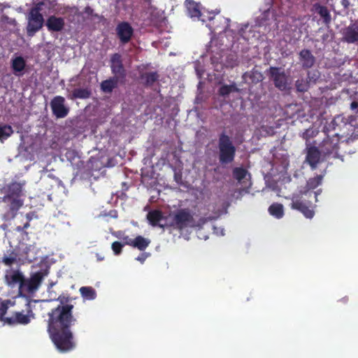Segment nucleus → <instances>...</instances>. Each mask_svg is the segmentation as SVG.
I'll use <instances>...</instances> for the list:
<instances>
[{
	"instance_id": "de8ad7c7",
	"label": "nucleus",
	"mask_w": 358,
	"mask_h": 358,
	"mask_svg": "<svg viewBox=\"0 0 358 358\" xmlns=\"http://www.w3.org/2000/svg\"><path fill=\"white\" fill-rule=\"evenodd\" d=\"M90 10V8H86V10Z\"/></svg>"
},
{
	"instance_id": "f704fd0d",
	"label": "nucleus",
	"mask_w": 358,
	"mask_h": 358,
	"mask_svg": "<svg viewBox=\"0 0 358 358\" xmlns=\"http://www.w3.org/2000/svg\"><path fill=\"white\" fill-rule=\"evenodd\" d=\"M232 173L233 177L238 182H241L245 178L248 171L243 167H236L233 169Z\"/></svg>"
},
{
	"instance_id": "9d476101",
	"label": "nucleus",
	"mask_w": 358,
	"mask_h": 358,
	"mask_svg": "<svg viewBox=\"0 0 358 358\" xmlns=\"http://www.w3.org/2000/svg\"><path fill=\"white\" fill-rule=\"evenodd\" d=\"M50 107L57 118H64L69 112V108L65 106V99L62 96H55L50 101Z\"/></svg>"
},
{
	"instance_id": "37998d69",
	"label": "nucleus",
	"mask_w": 358,
	"mask_h": 358,
	"mask_svg": "<svg viewBox=\"0 0 358 358\" xmlns=\"http://www.w3.org/2000/svg\"><path fill=\"white\" fill-rule=\"evenodd\" d=\"M124 245H128L132 247V242L134 241V238H130L129 236H125L123 238Z\"/></svg>"
},
{
	"instance_id": "39448f33",
	"label": "nucleus",
	"mask_w": 358,
	"mask_h": 358,
	"mask_svg": "<svg viewBox=\"0 0 358 358\" xmlns=\"http://www.w3.org/2000/svg\"><path fill=\"white\" fill-rule=\"evenodd\" d=\"M47 270H41L31 273L30 277L25 278L20 286V294L24 296L34 294L40 287L44 278L48 275Z\"/></svg>"
},
{
	"instance_id": "c85d7f7f",
	"label": "nucleus",
	"mask_w": 358,
	"mask_h": 358,
	"mask_svg": "<svg viewBox=\"0 0 358 358\" xmlns=\"http://www.w3.org/2000/svg\"><path fill=\"white\" fill-rule=\"evenodd\" d=\"M0 262L6 266L10 267L13 264L17 263V254L15 252V250H12L8 255H4L2 257Z\"/></svg>"
},
{
	"instance_id": "79ce46f5",
	"label": "nucleus",
	"mask_w": 358,
	"mask_h": 358,
	"mask_svg": "<svg viewBox=\"0 0 358 358\" xmlns=\"http://www.w3.org/2000/svg\"><path fill=\"white\" fill-rule=\"evenodd\" d=\"M27 217L28 219V221L24 224V226L22 227H18L17 231H22L24 229H27L29 227V221L31 220V217L29 216V214L27 215Z\"/></svg>"
},
{
	"instance_id": "49530a36",
	"label": "nucleus",
	"mask_w": 358,
	"mask_h": 358,
	"mask_svg": "<svg viewBox=\"0 0 358 358\" xmlns=\"http://www.w3.org/2000/svg\"><path fill=\"white\" fill-rule=\"evenodd\" d=\"M3 18L6 20H9V17L8 16H3Z\"/></svg>"
},
{
	"instance_id": "c03bdc74",
	"label": "nucleus",
	"mask_w": 358,
	"mask_h": 358,
	"mask_svg": "<svg viewBox=\"0 0 358 358\" xmlns=\"http://www.w3.org/2000/svg\"><path fill=\"white\" fill-rule=\"evenodd\" d=\"M341 5L345 10H348L350 6V0H341Z\"/></svg>"
},
{
	"instance_id": "a19ab883",
	"label": "nucleus",
	"mask_w": 358,
	"mask_h": 358,
	"mask_svg": "<svg viewBox=\"0 0 358 358\" xmlns=\"http://www.w3.org/2000/svg\"><path fill=\"white\" fill-rule=\"evenodd\" d=\"M150 255L149 252H143L139 256L136 258V260L140 262L141 264H143L145 259Z\"/></svg>"
},
{
	"instance_id": "2eb2a0df",
	"label": "nucleus",
	"mask_w": 358,
	"mask_h": 358,
	"mask_svg": "<svg viewBox=\"0 0 358 358\" xmlns=\"http://www.w3.org/2000/svg\"><path fill=\"white\" fill-rule=\"evenodd\" d=\"M343 41L348 43L358 42V24L353 23L345 27L343 32Z\"/></svg>"
},
{
	"instance_id": "bb28decb",
	"label": "nucleus",
	"mask_w": 358,
	"mask_h": 358,
	"mask_svg": "<svg viewBox=\"0 0 358 358\" xmlns=\"http://www.w3.org/2000/svg\"><path fill=\"white\" fill-rule=\"evenodd\" d=\"M150 243V239L138 235L135 238H134V241L132 242V247L137 248L141 251H144L149 246Z\"/></svg>"
},
{
	"instance_id": "c756f323",
	"label": "nucleus",
	"mask_w": 358,
	"mask_h": 358,
	"mask_svg": "<svg viewBox=\"0 0 358 358\" xmlns=\"http://www.w3.org/2000/svg\"><path fill=\"white\" fill-rule=\"evenodd\" d=\"M80 292L81 296L87 300H93L96 296V291L92 287H81Z\"/></svg>"
},
{
	"instance_id": "dca6fc26",
	"label": "nucleus",
	"mask_w": 358,
	"mask_h": 358,
	"mask_svg": "<svg viewBox=\"0 0 358 358\" xmlns=\"http://www.w3.org/2000/svg\"><path fill=\"white\" fill-rule=\"evenodd\" d=\"M311 11L318 14L322 19L323 24L329 27L331 22V16L327 6L321 5L320 3H315L312 6Z\"/></svg>"
},
{
	"instance_id": "6e6552de",
	"label": "nucleus",
	"mask_w": 358,
	"mask_h": 358,
	"mask_svg": "<svg viewBox=\"0 0 358 358\" xmlns=\"http://www.w3.org/2000/svg\"><path fill=\"white\" fill-rule=\"evenodd\" d=\"M26 306V313H24V311L13 312L10 317H6L4 323L11 326L27 325L30 323L31 320L35 318V314L33 313L30 303H27Z\"/></svg>"
},
{
	"instance_id": "20e7f679",
	"label": "nucleus",
	"mask_w": 358,
	"mask_h": 358,
	"mask_svg": "<svg viewBox=\"0 0 358 358\" xmlns=\"http://www.w3.org/2000/svg\"><path fill=\"white\" fill-rule=\"evenodd\" d=\"M219 162L221 164H231L234 161L236 148L231 138L224 131L219 135Z\"/></svg>"
},
{
	"instance_id": "412c9836",
	"label": "nucleus",
	"mask_w": 358,
	"mask_h": 358,
	"mask_svg": "<svg viewBox=\"0 0 358 358\" xmlns=\"http://www.w3.org/2000/svg\"><path fill=\"white\" fill-rule=\"evenodd\" d=\"M159 76L157 71L147 72L140 76L142 83L145 87H151L159 80Z\"/></svg>"
},
{
	"instance_id": "58836bf2",
	"label": "nucleus",
	"mask_w": 358,
	"mask_h": 358,
	"mask_svg": "<svg viewBox=\"0 0 358 358\" xmlns=\"http://www.w3.org/2000/svg\"><path fill=\"white\" fill-rule=\"evenodd\" d=\"M250 78L253 83L261 81L263 78L262 74L257 71H252L250 73Z\"/></svg>"
},
{
	"instance_id": "4c0bfd02",
	"label": "nucleus",
	"mask_w": 358,
	"mask_h": 358,
	"mask_svg": "<svg viewBox=\"0 0 358 358\" xmlns=\"http://www.w3.org/2000/svg\"><path fill=\"white\" fill-rule=\"evenodd\" d=\"M124 246V244L121 243L119 241H115L112 243V249L115 253V255H117L122 252V249Z\"/></svg>"
},
{
	"instance_id": "2f4dec72",
	"label": "nucleus",
	"mask_w": 358,
	"mask_h": 358,
	"mask_svg": "<svg viewBox=\"0 0 358 358\" xmlns=\"http://www.w3.org/2000/svg\"><path fill=\"white\" fill-rule=\"evenodd\" d=\"M239 89L236 84L223 85L219 89V94L222 96H226L231 92H238Z\"/></svg>"
},
{
	"instance_id": "1a4fd4ad",
	"label": "nucleus",
	"mask_w": 358,
	"mask_h": 358,
	"mask_svg": "<svg viewBox=\"0 0 358 358\" xmlns=\"http://www.w3.org/2000/svg\"><path fill=\"white\" fill-rule=\"evenodd\" d=\"M268 73L276 88L281 91L286 90L287 78L284 71H281L278 67L271 66Z\"/></svg>"
},
{
	"instance_id": "393cba45",
	"label": "nucleus",
	"mask_w": 358,
	"mask_h": 358,
	"mask_svg": "<svg viewBox=\"0 0 358 358\" xmlns=\"http://www.w3.org/2000/svg\"><path fill=\"white\" fill-rule=\"evenodd\" d=\"M117 78H110L101 82V89L103 92L110 93L117 87Z\"/></svg>"
},
{
	"instance_id": "4468645a",
	"label": "nucleus",
	"mask_w": 358,
	"mask_h": 358,
	"mask_svg": "<svg viewBox=\"0 0 358 358\" xmlns=\"http://www.w3.org/2000/svg\"><path fill=\"white\" fill-rule=\"evenodd\" d=\"M111 71L115 75V78H124L126 76L125 69L124 68L121 55L118 53H115L110 58Z\"/></svg>"
},
{
	"instance_id": "aec40b11",
	"label": "nucleus",
	"mask_w": 358,
	"mask_h": 358,
	"mask_svg": "<svg viewBox=\"0 0 358 358\" xmlns=\"http://www.w3.org/2000/svg\"><path fill=\"white\" fill-rule=\"evenodd\" d=\"M26 66V62L24 59L21 57H16L15 58L12 59L11 62V68L13 69L14 75L16 76H22L23 75V71Z\"/></svg>"
},
{
	"instance_id": "4be33fe9",
	"label": "nucleus",
	"mask_w": 358,
	"mask_h": 358,
	"mask_svg": "<svg viewBox=\"0 0 358 358\" xmlns=\"http://www.w3.org/2000/svg\"><path fill=\"white\" fill-rule=\"evenodd\" d=\"M185 6L187 11V15L191 17L199 18L201 13L199 9V5L193 0H186Z\"/></svg>"
},
{
	"instance_id": "a18cd8bd",
	"label": "nucleus",
	"mask_w": 358,
	"mask_h": 358,
	"mask_svg": "<svg viewBox=\"0 0 358 358\" xmlns=\"http://www.w3.org/2000/svg\"><path fill=\"white\" fill-rule=\"evenodd\" d=\"M358 108V102L356 101H354L350 104V108L352 110H355Z\"/></svg>"
},
{
	"instance_id": "c9c22d12",
	"label": "nucleus",
	"mask_w": 358,
	"mask_h": 358,
	"mask_svg": "<svg viewBox=\"0 0 358 358\" xmlns=\"http://www.w3.org/2000/svg\"><path fill=\"white\" fill-rule=\"evenodd\" d=\"M9 301H2L0 299V321L4 323L6 317L5 316L8 309Z\"/></svg>"
},
{
	"instance_id": "6ab92c4d",
	"label": "nucleus",
	"mask_w": 358,
	"mask_h": 358,
	"mask_svg": "<svg viewBox=\"0 0 358 358\" xmlns=\"http://www.w3.org/2000/svg\"><path fill=\"white\" fill-rule=\"evenodd\" d=\"M64 20L55 15L50 16L46 21V27L50 31H61L64 27Z\"/></svg>"
},
{
	"instance_id": "ea45409f",
	"label": "nucleus",
	"mask_w": 358,
	"mask_h": 358,
	"mask_svg": "<svg viewBox=\"0 0 358 358\" xmlns=\"http://www.w3.org/2000/svg\"><path fill=\"white\" fill-rule=\"evenodd\" d=\"M302 138L303 139L306 140V143L308 142L310 138H313L314 136V131L312 129H308L305 130V131L302 134Z\"/></svg>"
},
{
	"instance_id": "f8f14e48",
	"label": "nucleus",
	"mask_w": 358,
	"mask_h": 358,
	"mask_svg": "<svg viewBox=\"0 0 358 358\" xmlns=\"http://www.w3.org/2000/svg\"><path fill=\"white\" fill-rule=\"evenodd\" d=\"M117 37L122 44L129 43L134 34V29L127 22H120L116 27Z\"/></svg>"
},
{
	"instance_id": "72a5a7b5",
	"label": "nucleus",
	"mask_w": 358,
	"mask_h": 358,
	"mask_svg": "<svg viewBox=\"0 0 358 358\" xmlns=\"http://www.w3.org/2000/svg\"><path fill=\"white\" fill-rule=\"evenodd\" d=\"M310 84L307 80L303 78L298 79L295 82V87L297 92H307L310 87Z\"/></svg>"
},
{
	"instance_id": "9b49d317",
	"label": "nucleus",
	"mask_w": 358,
	"mask_h": 358,
	"mask_svg": "<svg viewBox=\"0 0 358 358\" xmlns=\"http://www.w3.org/2000/svg\"><path fill=\"white\" fill-rule=\"evenodd\" d=\"M24 275L19 269H8L6 271L4 280L6 283L10 287L18 285L19 292L23 282Z\"/></svg>"
},
{
	"instance_id": "473e14b6",
	"label": "nucleus",
	"mask_w": 358,
	"mask_h": 358,
	"mask_svg": "<svg viewBox=\"0 0 358 358\" xmlns=\"http://www.w3.org/2000/svg\"><path fill=\"white\" fill-rule=\"evenodd\" d=\"M320 76L321 73L317 69L308 70L306 80L310 85H315L320 80Z\"/></svg>"
},
{
	"instance_id": "b1692460",
	"label": "nucleus",
	"mask_w": 358,
	"mask_h": 358,
	"mask_svg": "<svg viewBox=\"0 0 358 358\" xmlns=\"http://www.w3.org/2000/svg\"><path fill=\"white\" fill-rule=\"evenodd\" d=\"M323 177L321 175H317L315 177L309 178L305 187L302 188L303 190H308L310 192H315L314 191L319 185L322 184Z\"/></svg>"
},
{
	"instance_id": "e433bc0d",
	"label": "nucleus",
	"mask_w": 358,
	"mask_h": 358,
	"mask_svg": "<svg viewBox=\"0 0 358 358\" xmlns=\"http://www.w3.org/2000/svg\"><path fill=\"white\" fill-rule=\"evenodd\" d=\"M13 130L10 125L0 126V139H6L11 136Z\"/></svg>"
},
{
	"instance_id": "ddd939ff",
	"label": "nucleus",
	"mask_w": 358,
	"mask_h": 358,
	"mask_svg": "<svg viewBox=\"0 0 358 358\" xmlns=\"http://www.w3.org/2000/svg\"><path fill=\"white\" fill-rule=\"evenodd\" d=\"M306 150V162L309 164L312 170H315L320 162L322 152L317 147L309 146L308 145H307Z\"/></svg>"
},
{
	"instance_id": "a878e982",
	"label": "nucleus",
	"mask_w": 358,
	"mask_h": 358,
	"mask_svg": "<svg viewBox=\"0 0 358 358\" xmlns=\"http://www.w3.org/2000/svg\"><path fill=\"white\" fill-rule=\"evenodd\" d=\"M163 214L160 210H155L150 211L147 215V219L153 227H162L159 222L162 220Z\"/></svg>"
},
{
	"instance_id": "a211bd4d",
	"label": "nucleus",
	"mask_w": 358,
	"mask_h": 358,
	"mask_svg": "<svg viewBox=\"0 0 358 358\" xmlns=\"http://www.w3.org/2000/svg\"><path fill=\"white\" fill-rule=\"evenodd\" d=\"M338 149V139H331L329 136L324 138L321 145V152L324 155H329L336 152Z\"/></svg>"
},
{
	"instance_id": "cd10ccee",
	"label": "nucleus",
	"mask_w": 358,
	"mask_h": 358,
	"mask_svg": "<svg viewBox=\"0 0 358 358\" xmlns=\"http://www.w3.org/2000/svg\"><path fill=\"white\" fill-rule=\"evenodd\" d=\"M268 213L277 219H280L284 216L283 206L279 203H273L268 208Z\"/></svg>"
},
{
	"instance_id": "f257e3e1",
	"label": "nucleus",
	"mask_w": 358,
	"mask_h": 358,
	"mask_svg": "<svg viewBox=\"0 0 358 358\" xmlns=\"http://www.w3.org/2000/svg\"><path fill=\"white\" fill-rule=\"evenodd\" d=\"M59 305L48 313L47 331L56 348L61 352L72 350L76 347L71 330L76 322L73 315V298L66 294L58 296Z\"/></svg>"
},
{
	"instance_id": "0eeeda50",
	"label": "nucleus",
	"mask_w": 358,
	"mask_h": 358,
	"mask_svg": "<svg viewBox=\"0 0 358 358\" xmlns=\"http://www.w3.org/2000/svg\"><path fill=\"white\" fill-rule=\"evenodd\" d=\"M170 225L175 229L182 231L188 227H194V219L189 209H180L173 215Z\"/></svg>"
},
{
	"instance_id": "7ed1b4c3",
	"label": "nucleus",
	"mask_w": 358,
	"mask_h": 358,
	"mask_svg": "<svg viewBox=\"0 0 358 358\" xmlns=\"http://www.w3.org/2000/svg\"><path fill=\"white\" fill-rule=\"evenodd\" d=\"M321 192V189L315 192H310L308 190L301 189L298 193L292 195L290 208L301 212L306 218L311 219L315 215V211L310 199L313 198L315 201L317 202V196Z\"/></svg>"
},
{
	"instance_id": "7c9ffc66",
	"label": "nucleus",
	"mask_w": 358,
	"mask_h": 358,
	"mask_svg": "<svg viewBox=\"0 0 358 358\" xmlns=\"http://www.w3.org/2000/svg\"><path fill=\"white\" fill-rule=\"evenodd\" d=\"M91 95V91L87 88H76L72 92L73 99H87Z\"/></svg>"
},
{
	"instance_id": "f3484780",
	"label": "nucleus",
	"mask_w": 358,
	"mask_h": 358,
	"mask_svg": "<svg viewBox=\"0 0 358 358\" xmlns=\"http://www.w3.org/2000/svg\"><path fill=\"white\" fill-rule=\"evenodd\" d=\"M299 59L301 64L302 68L309 69L312 68L315 64L316 59L308 49H303L299 53Z\"/></svg>"
},
{
	"instance_id": "423d86ee",
	"label": "nucleus",
	"mask_w": 358,
	"mask_h": 358,
	"mask_svg": "<svg viewBox=\"0 0 358 358\" xmlns=\"http://www.w3.org/2000/svg\"><path fill=\"white\" fill-rule=\"evenodd\" d=\"M41 10V4H37L31 8L28 14L26 29L29 37L34 36L43 27L44 18Z\"/></svg>"
},
{
	"instance_id": "5701e85b",
	"label": "nucleus",
	"mask_w": 358,
	"mask_h": 358,
	"mask_svg": "<svg viewBox=\"0 0 358 358\" xmlns=\"http://www.w3.org/2000/svg\"><path fill=\"white\" fill-rule=\"evenodd\" d=\"M212 21L211 26L215 30L220 29V31H224L228 27V19L223 16L219 15L217 17L210 18Z\"/></svg>"
},
{
	"instance_id": "f03ea898",
	"label": "nucleus",
	"mask_w": 358,
	"mask_h": 358,
	"mask_svg": "<svg viewBox=\"0 0 358 358\" xmlns=\"http://www.w3.org/2000/svg\"><path fill=\"white\" fill-rule=\"evenodd\" d=\"M4 190L5 195L0 197V201L3 203V217L6 220H12L24 205L23 184L12 182L4 187Z\"/></svg>"
}]
</instances>
